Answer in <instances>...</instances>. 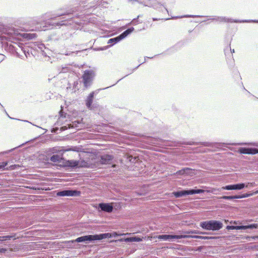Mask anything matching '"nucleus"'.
I'll list each match as a JSON object with an SVG mask.
<instances>
[{
	"instance_id": "nucleus-1",
	"label": "nucleus",
	"mask_w": 258,
	"mask_h": 258,
	"mask_svg": "<svg viewBox=\"0 0 258 258\" xmlns=\"http://www.w3.org/2000/svg\"><path fill=\"white\" fill-rule=\"evenodd\" d=\"M77 8H72L62 13L53 14L47 20L41 22H35V30L38 31H45L64 25H71L72 19L74 17V12Z\"/></svg>"
},
{
	"instance_id": "nucleus-2",
	"label": "nucleus",
	"mask_w": 258,
	"mask_h": 258,
	"mask_svg": "<svg viewBox=\"0 0 258 258\" xmlns=\"http://www.w3.org/2000/svg\"><path fill=\"white\" fill-rule=\"evenodd\" d=\"M187 145H202L206 147H211L212 148H221L223 147H228V145H249L255 147H258V142H251L249 143H211L208 142H187L184 143Z\"/></svg>"
},
{
	"instance_id": "nucleus-3",
	"label": "nucleus",
	"mask_w": 258,
	"mask_h": 258,
	"mask_svg": "<svg viewBox=\"0 0 258 258\" xmlns=\"http://www.w3.org/2000/svg\"><path fill=\"white\" fill-rule=\"evenodd\" d=\"M121 164L128 167L129 170L138 171L144 165L137 157L126 155L121 161Z\"/></svg>"
},
{
	"instance_id": "nucleus-4",
	"label": "nucleus",
	"mask_w": 258,
	"mask_h": 258,
	"mask_svg": "<svg viewBox=\"0 0 258 258\" xmlns=\"http://www.w3.org/2000/svg\"><path fill=\"white\" fill-rule=\"evenodd\" d=\"M62 164L66 170L76 171L78 168L85 166L86 162L74 160H64Z\"/></svg>"
},
{
	"instance_id": "nucleus-5",
	"label": "nucleus",
	"mask_w": 258,
	"mask_h": 258,
	"mask_svg": "<svg viewBox=\"0 0 258 258\" xmlns=\"http://www.w3.org/2000/svg\"><path fill=\"white\" fill-rule=\"evenodd\" d=\"M127 76H128V75H126L124 77H122L121 79H119L118 81H117L116 82V83L111 85L110 87L113 86L114 85L116 84L120 80H121V79H122L123 78H124V77H125ZM109 87H110V86H109ZM108 88H109V87H106V88H103V89H97L95 91H93V92H91L89 94V95H88V96L87 97V98L86 99V100H85V104H86V106H87V108H88V109H89L90 110H92V109H94V108H96L97 107V104H95V103L93 104V99H94V96L95 95H96L97 94H98L100 90H105V89H107Z\"/></svg>"
},
{
	"instance_id": "nucleus-6",
	"label": "nucleus",
	"mask_w": 258,
	"mask_h": 258,
	"mask_svg": "<svg viewBox=\"0 0 258 258\" xmlns=\"http://www.w3.org/2000/svg\"><path fill=\"white\" fill-rule=\"evenodd\" d=\"M200 226L207 230H218L222 228L223 224L218 221L210 220L201 222Z\"/></svg>"
},
{
	"instance_id": "nucleus-7",
	"label": "nucleus",
	"mask_w": 258,
	"mask_h": 258,
	"mask_svg": "<svg viewBox=\"0 0 258 258\" xmlns=\"http://www.w3.org/2000/svg\"><path fill=\"white\" fill-rule=\"evenodd\" d=\"M111 236V235L109 233L101 234L99 235H86L77 238L75 241L78 242H81L86 241L101 240L104 238H109Z\"/></svg>"
},
{
	"instance_id": "nucleus-8",
	"label": "nucleus",
	"mask_w": 258,
	"mask_h": 258,
	"mask_svg": "<svg viewBox=\"0 0 258 258\" xmlns=\"http://www.w3.org/2000/svg\"><path fill=\"white\" fill-rule=\"evenodd\" d=\"M95 76V72L93 70H87L84 71L82 79L85 88H87L91 85Z\"/></svg>"
},
{
	"instance_id": "nucleus-9",
	"label": "nucleus",
	"mask_w": 258,
	"mask_h": 258,
	"mask_svg": "<svg viewBox=\"0 0 258 258\" xmlns=\"http://www.w3.org/2000/svg\"><path fill=\"white\" fill-rule=\"evenodd\" d=\"M188 237H196V238H202V239L215 238V237H212L201 236H192L187 235H160L157 236L156 237V238H157L159 239H163L164 240H167L171 239H173V238L181 239V238H188Z\"/></svg>"
},
{
	"instance_id": "nucleus-10",
	"label": "nucleus",
	"mask_w": 258,
	"mask_h": 258,
	"mask_svg": "<svg viewBox=\"0 0 258 258\" xmlns=\"http://www.w3.org/2000/svg\"><path fill=\"white\" fill-rule=\"evenodd\" d=\"M49 153H57L53 154L52 156L49 157V161L53 162L62 163L64 160L63 158V151L58 150L56 148H53L49 149L48 151Z\"/></svg>"
},
{
	"instance_id": "nucleus-11",
	"label": "nucleus",
	"mask_w": 258,
	"mask_h": 258,
	"mask_svg": "<svg viewBox=\"0 0 258 258\" xmlns=\"http://www.w3.org/2000/svg\"><path fill=\"white\" fill-rule=\"evenodd\" d=\"M196 174V171L195 169L188 168L184 167L181 169L178 170L175 172H174L171 175H183V176H192Z\"/></svg>"
},
{
	"instance_id": "nucleus-12",
	"label": "nucleus",
	"mask_w": 258,
	"mask_h": 258,
	"mask_svg": "<svg viewBox=\"0 0 258 258\" xmlns=\"http://www.w3.org/2000/svg\"><path fill=\"white\" fill-rule=\"evenodd\" d=\"M205 190L203 189H191L173 192L172 194L175 198H179L187 195H193L196 194L203 193Z\"/></svg>"
},
{
	"instance_id": "nucleus-13",
	"label": "nucleus",
	"mask_w": 258,
	"mask_h": 258,
	"mask_svg": "<svg viewBox=\"0 0 258 258\" xmlns=\"http://www.w3.org/2000/svg\"><path fill=\"white\" fill-rule=\"evenodd\" d=\"M6 34L7 35V39L11 41L15 39H20V37L22 36L18 30L14 28L6 30Z\"/></svg>"
},
{
	"instance_id": "nucleus-14",
	"label": "nucleus",
	"mask_w": 258,
	"mask_h": 258,
	"mask_svg": "<svg viewBox=\"0 0 258 258\" xmlns=\"http://www.w3.org/2000/svg\"><path fill=\"white\" fill-rule=\"evenodd\" d=\"M49 156L50 154L48 151L47 153V155H41L39 156L38 161L40 166L45 167H50L52 165V164L49 163Z\"/></svg>"
},
{
	"instance_id": "nucleus-15",
	"label": "nucleus",
	"mask_w": 258,
	"mask_h": 258,
	"mask_svg": "<svg viewBox=\"0 0 258 258\" xmlns=\"http://www.w3.org/2000/svg\"><path fill=\"white\" fill-rule=\"evenodd\" d=\"M208 20L216 21L219 22L224 23H240V20L233 19L223 16H214L213 18H209Z\"/></svg>"
},
{
	"instance_id": "nucleus-16",
	"label": "nucleus",
	"mask_w": 258,
	"mask_h": 258,
	"mask_svg": "<svg viewBox=\"0 0 258 258\" xmlns=\"http://www.w3.org/2000/svg\"><path fill=\"white\" fill-rule=\"evenodd\" d=\"M57 196L78 197L81 195V191L77 190H64L57 193Z\"/></svg>"
},
{
	"instance_id": "nucleus-17",
	"label": "nucleus",
	"mask_w": 258,
	"mask_h": 258,
	"mask_svg": "<svg viewBox=\"0 0 258 258\" xmlns=\"http://www.w3.org/2000/svg\"><path fill=\"white\" fill-rule=\"evenodd\" d=\"M258 229V224L253 223L247 225L242 226H227L226 229L228 230H241L246 229Z\"/></svg>"
},
{
	"instance_id": "nucleus-18",
	"label": "nucleus",
	"mask_w": 258,
	"mask_h": 258,
	"mask_svg": "<svg viewBox=\"0 0 258 258\" xmlns=\"http://www.w3.org/2000/svg\"><path fill=\"white\" fill-rule=\"evenodd\" d=\"M113 156L112 155L104 154L100 156L99 162L101 165H109L113 163Z\"/></svg>"
},
{
	"instance_id": "nucleus-19",
	"label": "nucleus",
	"mask_w": 258,
	"mask_h": 258,
	"mask_svg": "<svg viewBox=\"0 0 258 258\" xmlns=\"http://www.w3.org/2000/svg\"><path fill=\"white\" fill-rule=\"evenodd\" d=\"M146 6L153 7L155 9L159 11H163V10H164L168 12L167 9L164 6L159 3L156 0H150L148 4H147Z\"/></svg>"
},
{
	"instance_id": "nucleus-20",
	"label": "nucleus",
	"mask_w": 258,
	"mask_h": 258,
	"mask_svg": "<svg viewBox=\"0 0 258 258\" xmlns=\"http://www.w3.org/2000/svg\"><path fill=\"white\" fill-rule=\"evenodd\" d=\"M238 151L240 154L254 155L258 154V148L241 147Z\"/></svg>"
},
{
	"instance_id": "nucleus-21",
	"label": "nucleus",
	"mask_w": 258,
	"mask_h": 258,
	"mask_svg": "<svg viewBox=\"0 0 258 258\" xmlns=\"http://www.w3.org/2000/svg\"><path fill=\"white\" fill-rule=\"evenodd\" d=\"M101 211L110 213L113 211V206L111 203H100L98 205Z\"/></svg>"
},
{
	"instance_id": "nucleus-22",
	"label": "nucleus",
	"mask_w": 258,
	"mask_h": 258,
	"mask_svg": "<svg viewBox=\"0 0 258 258\" xmlns=\"http://www.w3.org/2000/svg\"><path fill=\"white\" fill-rule=\"evenodd\" d=\"M245 184L244 183H239L233 185H229L222 187L223 189L226 190H235V189H241L244 188Z\"/></svg>"
},
{
	"instance_id": "nucleus-23",
	"label": "nucleus",
	"mask_w": 258,
	"mask_h": 258,
	"mask_svg": "<svg viewBox=\"0 0 258 258\" xmlns=\"http://www.w3.org/2000/svg\"><path fill=\"white\" fill-rule=\"evenodd\" d=\"M143 239H146V237L142 238L139 237H128L124 239H120L119 240L120 241H124L125 242H133V241H137V242H140L142 241Z\"/></svg>"
},
{
	"instance_id": "nucleus-24",
	"label": "nucleus",
	"mask_w": 258,
	"mask_h": 258,
	"mask_svg": "<svg viewBox=\"0 0 258 258\" xmlns=\"http://www.w3.org/2000/svg\"><path fill=\"white\" fill-rule=\"evenodd\" d=\"M134 28L132 27L128 28L126 30L123 31L122 33H121L120 35H119L121 40L126 38L128 35L131 34L134 31Z\"/></svg>"
},
{
	"instance_id": "nucleus-25",
	"label": "nucleus",
	"mask_w": 258,
	"mask_h": 258,
	"mask_svg": "<svg viewBox=\"0 0 258 258\" xmlns=\"http://www.w3.org/2000/svg\"><path fill=\"white\" fill-rule=\"evenodd\" d=\"M121 40V39L120 38L119 35H118L117 37L109 39L108 40L107 43L111 44V45L110 46H112V45H113L116 44L117 43H118V42H119Z\"/></svg>"
},
{
	"instance_id": "nucleus-26",
	"label": "nucleus",
	"mask_w": 258,
	"mask_h": 258,
	"mask_svg": "<svg viewBox=\"0 0 258 258\" xmlns=\"http://www.w3.org/2000/svg\"><path fill=\"white\" fill-rule=\"evenodd\" d=\"M178 44H176L172 47L168 49L165 52L162 53V54H169L174 52L177 50Z\"/></svg>"
},
{
	"instance_id": "nucleus-27",
	"label": "nucleus",
	"mask_w": 258,
	"mask_h": 258,
	"mask_svg": "<svg viewBox=\"0 0 258 258\" xmlns=\"http://www.w3.org/2000/svg\"><path fill=\"white\" fill-rule=\"evenodd\" d=\"M202 17H208V16H202V15H186L181 17H173V19H177L179 18H202Z\"/></svg>"
},
{
	"instance_id": "nucleus-28",
	"label": "nucleus",
	"mask_w": 258,
	"mask_h": 258,
	"mask_svg": "<svg viewBox=\"0 0 258 258\" xmlns=\"http://www.w3.org/2000/svg\"><path fill=\"white\" fill-rule=\"evenodd\" d=\"M244 197V196H223L220 198V199H225V200H231L234 199H240Z\"/></svg>"
},
{
	"instance_id": "nucleus-29",
	"label": "nucleus",
	"mask_w": 258,
	"mask_h": 258,
	"mask_svg": "<svg viewBox=\"0 0 258 258\" xmlns=\"http://www.w3.org/2000/svg\"><path fill=\"white\" fill-rule=\"evenodd\" d=\"M140 17V16L139 15L136 18L133 19V20L128 25L132 24L135 25L139 23H141L142 21H140L139 20Z\"/></svg>"
},
{
	"instance_id": "nucleus-30",
	"label": "nucleus",
	"mask_w": 258,
	"mask_h": 258,
	"mask_svg": "<svg viewBox=\"0 0 258 258\" xmlns=\"http://www.w3.org/2000/svg\"><path fill=\"white\" fill-rule=\"evenodd\" d=\"M159 54H156V55H155L153 57H148V56H145V61L143 62H142L141 63H140L139 66H138L137 67L135 68L134 69H133V70L132 71V72L129 74H132L133 72H134L135 70H136L142 64L144 63V62H146V60L147 59V58H153V57H156V56H158Z\"/></svg>"
},
{
	"instance_id": "nucleus-31",
	"label": "nucleus",
	"mask_w": 258,
	"mask_h": 258,
	"mask_svg": "<svg viewBox=\"0 0 258 258\" xmlns=\"http://www.w3.org/2000/svg\"><path fill=\"white\" fill-rule=\"evenodd\" d=\"M7 165H8L7 162H3L2 163H0V171H3L6 169H8V168L7 167Z\"/></svg>"
},
{
	"instance_id": "nucleus-32",
	"label": "nucleus",
	"mask_w": 258,
	"mask_h": 258,
	"mask_svg": "<svg viewBox=\"0 0 258 258\" xmlns=\"http://www.w3.org/2000/svg\"><path fill=\"white\" fill-rule=\"evenodd\" d=\"M24 35L26 36V37L28 38V39H32L34 37H36V34L35 33H26L24 34Z\"/></svg>"
},
{
	"instance_id": "nucleus-33",
	"label": "nucleus",
	"mask_w": 258,
	"mask_h": 258,
	"mask_svg": "<svg viewBox=\"0 0 258 258\" xmlns=\"http://www.w3.org/2000/svg\"><path fill=\"white\" fill-rule=\"evenodd\" d=\"M258 23V20H240V23Z\"/></svg>"
},
{
	"instance_id": "nucleus-34",
	"label": "nucleus",
	"mask_w": 258,
	"mask_h": 258,
	"mask_svg": "<svg viewBox=\"0 0 258 258\" xmlns=\"http://www.w3.org/2000/svg\"><path fill=\"white\" fill-rule=\"evenodd\" d=\"M38 47L39 49H40L41 50V51L42 52V54H45L46 55V54L44 52V51L43 50V48H45V47L44 46V44H43V43H40L38 44Z\"/></svg>"
},
{
	"instance_id": "nucleus-35",
	"label": "nucleus",
	"mask_w": 258,
	"mask_h": 258,
	"mask_svg": "<svg viewBox=\"0 0 258 258\" xmlns=\"http://www.w3.org/2000/svg\"><path fill=\"white\" fill-rule=\"evenodd\" d=\"M13 236H0V241H5L7 239H10L11 238H12Z\"/></svg>"
},
{
	"instance_id": "nucleus-36",
	"label": "nucleus",
	"mask_w": 258,
	"mask_h": 258,
	"mask_svg": "<svg viewBox=\"0 0 258 258\" xmlns=\"http://www.w3.org/2000/svg\"><path fill=\"white\" fill-rule=\"evenodd\" d=\"M9 46L11 51H12V52H17V48H16L14 45L10 44Z\"/></svg>"
},
{
	"instance_id": "nucleus-37",
	"label": "nucleus",
	"mask_w": 258,
	"mask_h": 258,
	"mask_svg": "<svg viewBox=\"0 0 258 258\" xmlns=\"http://www.w3.org/2000/svg\"><path fill=\"white\" fill-rule=\"evenodd\" d=\"M75 53L74 51H71L69 50H66L65 53H64L66 55H71L74 54Z\"/></svg>"
},
{
	"instance_id": "nucleus-38",
	"label": "nucleus",
	"mask_w": 258,
	"mask_h": 258,
	"mask_svg": "<svg viewBox=\"0 0 258 258\" xmlns=\"http://www.w3.org/2000/svg\"><path fill=\"white\" fill-rule=\"evenodd\" d=\"M258 238L257 236H247L246 237H245V238L247 240H250V239L254 240V239H255L256 238Z\"/></svg>"
},
{
	"instance_id": "nucleus-39",
	"label": "nucleus",
	"mask_w": 258,
	"mask_h": 258,
	"mask_svg": "<svg viewBox=\"0 0 258 258\" xmlns=\"http://www.w3.org/2000/svg\"><path fill=\"white\" fill-rule=\"evenodd\" d=\"M7 251V249L4 248H0V253H5Z\"/></svg>"
},
{
	"instance_id": "nucleus-40",
	"label": "nucleus",
	"mask_w": 258,
	"mask_h": 258,
	"mask_svg": "<svg viewBox=\"0 0 258 258\" xmlns=\"http://www.w3.org/2000/svg\"><path fill=\"white\" fill-rule=\"evenodd\" d=\"M216 189L215 188H212L209 190H206L207 192H213L214 191H215Z\"/></svg>"
},
{
	"instance_id": "nucleus-41",
	"label": "nucleus",
	"mask_w": 258,
	"mask_h": 258,
	"mask_svg": "<svg viewBox=\"0 0 258 258\" xmlns=\"http://www.w3.org/2000/svg\"><path fill=\"white\" fill-rule=\"evenodd\" d=\"M109 47V46H105L104 47H100L98 50H103Z\"/></svg>"
},
{
	"instance_id": "nucleus-42",
	"label": "nucleus",
	"mask_w": 258,
	"mask_h": 258,
	"mask_svg": "<svg viewBox=\"0 0 258 258\" xmlns=\"http://www.w3.org/2000/svg\"><path fill=\"white\" fill-rule=\"evenodd\" d=\"M111 235V237L112 236H117V235H119V234H118L116 232H114L112 234V233H110Z\"/></svg>"
},
{
	"instance_id": "nucleus-43",
	"label": "nucleus",
	"mask_w": 258,
	"mask_h": 258,
	"mask_svg": "<svg viewBox=\"0 0 258 258\" xmlns=\"http://www.w3.org/2000/svg\"><path fill=\"white\" fill-rule=\"evenodd\" d=\"M17 166H18V165H17L14 164V165H12L10 166V167H11V169H14L15 168V167H17Z\"/></svg>"
},
{
	"instance_id": "nucleus-44",
	"label": "nucleus",
	"mask_w": 258,
	"mask_h": 258,
	"mask_svg": "<svg viewBox=\"0 0 258 258\" xmlns=\"http://www.w3.org/2000/svg\"><path fill=\"white\" fill-rule=\"evenodd\" d=\"M233 223L234 224H238L239 223L238 221H234V222H231L230 223Z\"/></svg>"
},
{
	"instance_id": "nucleus-45",
	"label": "nucleus",
	"mask_w": 258,
	"mask_h": 258,
	"mask_svg": "<svg viewBox=\"0 0 258 258\" xmlns=\"http://www.w3.org/2000/svg\"><path fill=\"white\" fill-rule=\"evenodd\" d=\"M231 56H232V54H231ZM231 61H232V66H234V59H233V57H232V59H231Z\"/></svg>"
},
{
	"instance_id": "nucleus-46",
	"label": "nucleus",
	"mask_w": 258,
	"mask_h": 258,
	"mask_svg": "<svg viewBox=\"0 0 258 258\" xmlns=\"http://www.w3.org/2000/svg\"><path fill=\"white\" fill-rule=\"evenodd\" d=\"M211 177H216V178H218V177H221V176H220V175L212 176Z\"/></svg>"
},
{
	"instance_id": "nucleus-47",
	"label": "nucleus",
	"mask_w": 258,
	"mask_h": 258,
	"mask_svg": "<svg viewBox=\"0 0 258 258\" xmlns=\"http://www.w3.org/2000/svg\"><path fill=\"white\" fill-rule=\"evenodd\" d=\"M160 19H157V18H153V20L154 21H157V20H160Z\"/></svg>"
},
{
	"instance_id": "nucleus-48",
	"label": "nucleus",
	"mask_w": 258,
	"mask_h": 258,
	"mask_svg": "<svg viewBox=\"0 0 258 258\" xmlns=\"http://www.w3.org/2000/svg\"><path fill=\"white\" fill-rule=\"evenodd\" d=\"M186 233L189 234V233H195V232L193 231H189V232H186Z\"/></svg>"
},
{
	"instance_id": "nucleus-49",
	"label": "nucleus",
	"mask_w": 258,
	"mask_h": 258,
	"mask_svg": "<svg viewBox=\"0 0 258 258\" xmlns=\"http://www.w3.org/2000/svg\"><path fill=\"white\" fill-rule=\"evenodd\" d=\"M146 238H147L148 239L151 240L152 238V237H151V236H148L147 237H146Z\"/></svg>"
},
{
	"instance_id": "nucleus-50",
	"label": "nucleus",
	"mask_w": 258,
	"mask_h": 258,
	"mask_svg": "<svg viewBox=\"0 0 258 258\" xmlns=\"http://www.w3.org/2000/svg\"><path fill=\"white\" fill-rule=\"evenodd\" d=\"M5 112H6V113L7 114V115L11 118V119H14L12 117H11L7 113V112H6V111L5 110Z\"/></svg>"
},
{
	"instance_id": "nucleus-51",
	"label": "nucleus",
	"mask_w": 258,
	"mask_h": 258,
	"mask_svg": "<svg viewBox=\"0 0 258 258\" xmlns=\"http://www.w3.org/2000/svg\"><path fill=\"white\" fill-rule=\"evenodd\" d=\"M230 51H231V53H232L233 52H234V49H232L231 48H230Z\"/></svg>"
},
{
	"instance_id": "nucleus-52",
	"label": "nucleus",
	"mask_w": 258,
	"mask_h": 258,
	"mask_svg": "<svg viewBox=\"0 0 258 258\" xmlns=\"http://www.w3.org/2000/svg\"><path fill=\"white\" fill-rule=\"evenodd\" d=\"M112 167L113 168H116V166L114 164H112Z\"/></svg>"
},
{
	"instance_id": "nucleus-53",
	"label": "nucleus",
	"mask_w": 258,
	"mask_h": 258,
	"mask_svg": "<svg viewBox=\"0 0 258 258\" xmlns=\"http://www.w3.org/2000/svg\"><path fill=\"white\" fill-rule=\"evenodd\" d=\"M78 84L77 82H74V86L77 85Z\"/></svg>"
},
{
	"instance_id": "nucleus-54",
	"label": "nucleus",
	"mask_w": 258,
	"mask_h": 258,
	"mask_svg": "<svg viewBox=\"0 0 258 258\" xmlns=\"http://www.w3.org/2000/svg\"><path fill=\"white\" fill-rule=\"evenodd\" d=\"M14 150V149H11V150H9V151H8L6 152V153H9V152H10L11 151H12V150Z\"/></svg>"
},
{
	"instance_id": "nucleus-55",
	"label": "nucleus",
	"mask_w": 258,
	"mask_h": 258,
	"mask_svg": "<svg viewBox=\"0 0 258 258\" xmlns=\"http://www.w3.org/2000/svg\"><path fill=\"white\" fill-rule=\"evenodd\" d=\"M95 178L100 177V176H95ZM100 177H103V176H100Z\"/></svg>"
},
{
	"instance_id": "nucleus-56",
	"label": "nucleus",
	"mask_w": 258,
	"mask_h": 258,
	"mask_svg": "<svg viewBox=\"0 0 258 258\" xmlns=\"http://www.w3.org/2000/svg\"><path fill=\"white\" fill-rule=\"evenodd\" d=\"M59 113H60V116H61V117H63L62 114L60 112Z\"/></svg>"
},
{
	"instance_id": "nucleus-57",
	"label": "nucleus",
	"mask_w": 258,
	"mask_h": 258,
	"mask_svg": "<svg viewBox=\"0 0 258 258\" xmlns=\"http://www.w3.org/2000/svg\"><path fill=\"white\" fill-rule=\"evenodd\" d=\"M24 53H25V55L27 56V54H26V51H25V50H24Z\"/></svg>"
},
{
	"instance_id": "nucleus-58",
	"label": "nucleus",
	"mask_w": 258,
	"mask_h": 258,
	"mask_svg": "<svg viewBox=\"0 0 258 258\" xmlns=\"http://www.w3.org/2000/svg\"><path fill=\"white\" fill-rule=\"evenodd\" d=\"M255 194H258V190L256 191L255 192Z\"/></svg>"
},
{
	"instance_id": "nucleus-59",
	"label": "nucleus",
	"mask_w": 258,
	"mask_h": 258,
	"mask_svg": "<svg viewBox=\"0 0 258 258\" xmlns=\"http://www.w3.org/2000/svg\"><path fill=\"white\" fill-rule=\"evenodd\" d=\"M24 121L28 122H29V121H28V120H24Z\"/></svg>"
},
{
	"instance_id": "nucleus-60",
	"label": "nucleus",
	"mask_w": 258,
	"mask_h": 258,
	"mask_svg": "<svg viewBox=\"0 0 258 258\" xmlns=\"http://www.w3.org/2000/svg\"><path fill=\"white\" fill-rule=\"evenodd\" d=\"M251 186H253V184L252 183H250Z\"/></svg>"
},
{
	"instance_id": "nucleus-61",
	"label": "nucleus",
	"mask_w": 258,
	"mask_h": 258,
	"mask_svg": "<svg viewBox=\"0 0 258 258\" xmlns=\"http://www.w3.org/2000/svg\"><path fill=\"white\" fill-rule=\"evenodd\" d=\"M36 127H39V128H40V126H38V125H36Z\"/></svg>"
},
{
	"instance_id": "nucleus-62",
	"label": "nucleus",
	"mask_w": 258,
	"mask_h": 258,
	"mask_svg": "<svg viewBox=\"0 0 258 258\" xmlns=\"http://www.w3.org/2000/svg\"><path fill=\"white\" fill-rule=\"evenodd\" d=\"M36 127H39V128H40V126H38V125H36Z\"/></svg>"
},
{
	"instance_id": "nucleus-63",
	"label": "nucleus",
	"mask_w": 258,
	"mask_h": 258,
	"mask_svg": "<svg viewBox=\"0 0 258 258\" xmlns=\"http://www.w3.org/2000/svg\"><path fill=\"white\" fill-rule=\"evenodd\" d=\"M36 127H39V128H40V126H38V125H36Z\"/></svg>"
},
{
	"instance_id": "nucleus-64",
	"label": "nucleus",
	"mask_w": 258,
	"mask_h": 258,
	"mask_svg": "<svg viewBox=\"0 0 258 258\" xmlns=\"http://www.w3.org/2000/svg\"><path fill=\"white\" fill-rule=\"evenodd\" d=\"M248 186V184H247L245 185L246 187H247Z\"/></svg>"
}]
</instances>
